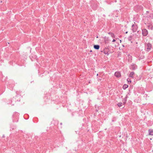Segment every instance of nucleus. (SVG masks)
<instances>
[{
	"label": "nucleus",
	"instance_id": "obj_6",
	"mask_svg": "<svg viewBox=\"0 0 153 153\" xmlns=\"http://www.w3.org/2000/svg\"><path fill=\"white\" fill-rule=\"evenodd\" d=\"M149 135H153V130L152 129H149Z\"/></svg>",
	"mask_w": 153,
	"mask_h": 153
},
{
	"label": "nucleus",
	"instance_id": "obj_2",
	"mask_svg": "<svg viewBox=\"0 0 153 153\" xmlns=\"http://www.w3.org/2000/svg\"><path fill=\"white\" fill-rule=\"evenodd\" d=\"M142 34L144 36H146L148 33L147 30L146 29H144L142 30Z\"/></svg>",
	"mask_w": 153,
	"mask_h": 153
},
{
	"label": "nucleus",
	"instance_id": "obj_16",
	"mask_svg": "<svg viewBox=\"0 0 153 153\" xmlns=\"http://www.w3.org/2000/svg\"><path fill=\"white\" fill-rule=\"evenodd\" d=\"M92 52V51L91 50V51H90V52Z\"/></svg>",
	"mask_w": 153,
	"mask_h": 153
},
{
	"label": "nucleus",
	"instance_id": "obj_1",
	"mask_svg": "<svg viewBox=\"0 0 153 153\" xmlns=\"http://www.w3.org/2000/svg\"><path fill=\"white\" fill-rule=\"evenodd\" d=\"M109 49L108 48H104V53L105 54L107 55V56L108 55L109 53Z\"/></svg>",
	"mask_w": 153,
	"mask_h": 153
},
{
	"label": "nucleus",
	"instance_id": "obj_17",
	"mask_svg": "<svg viewBox=\"0 0 153 153\" xmlns=\"http://www.w3.org/2000/svg\"><path fill=\"white\" fill-rule=\"evenodd\" d=\"M153 29V27H152V28L151 29Z\"/></svg>",
	"mask_w": 153,
	"mask_h": 153
},
{
	"label": "nucleus",
	"instance_id": "obj_12",
	"mask_svg": "<svg viewBox=\"0 0 153 153\" xmlns=\"http://www.w3.org/2000/svg\"><path fill=\"white\" fill-rule=\"evenodd\" d=\"M127 80L128 83H131V81H130V79L129 78H128L127 79Z\"/></svg>",
	"mask_w": 153,
	"mask_h": 153
},
{
	"label": "nucleus",
	"instance_id": "obj_4",
	"mask_svg": "<svg viewBox=\"0 0 153 153\" xmlns=\"http://www.w3.org/2000/svg\"><path fill=\"white\" fill-rule=\"evenodd\" d=\"M147 48H146V51H149L151 49V45L150 44H148L147 45Z\"/></svg>",
	"mask_w": 153,
	"mask_h": 153
},
{
	"label": "nucleus",
	"instance_id": "obj_13",
	"mask_svg": "<svg viewBox=\"0 0 153 153\" xmlns=\"http://www.w3.org/2000/svg\"><path fill=\"white\" fill-rule=\"evenodd\" d=\"M116 41L115 40V39H113V41H112V42H114Z\"/></svg>",
	"mask_w": 153,
	"mask_h": 153
},
{
	"label": "nucleus",
	"instance_id": "obj_5",
	"mask_svg": "<svg viewBox=\"0 0 153 153\" xmlns=\"http://www.w3.org/2000/svg\"><path fill=\"white\" fill-rule=\"evenodd\" d=\"M137 66L134 64H132L130 66L132 70H134L136 69L137 68Z\"/></svg>",
	"mask_w": 153,
	"mask_h": 153
},
{
	"label": "nucleus",
	"instance_id": "obj_14",
	"mask_svg": "<svg viewBox=\"0 0 153 153\" xmlns=\"http://www.w3.org/2000/svg\"><path fill=\"white\" fill-rule=\"evenodd\" d=\"M126 99L124 101V103H126Z\"/></svg>",
	"mask_w": 153,
	"mask_h": 153
},
{
	"label": "nucleus",
	"instance_id": "obj_7",
	"mask_svg": "<svg viewBox=\"0 0 153 153\" xmlns=\"http://www.w3.org/2000/svg\"><path fill=\"white\" fill-rule=\"evenodd\" d=\"M94 47L95 49L97 50L99 49L100 48V46L98 45H94Z\"/></svg>",
	"mask_w": 153,
	"mask_h": 153
},
{
	"label": "nucleus",
	"instance_id": "obj_18",
	"mask_svg": "<svg viewBox=\"0 0 153 153\" xmlns=\"http://www.w3.org/2000/svg\"><path fill=\"white\" fill-rule=\"evenodd\" d=\"M97 76H98V74H97Z\"/></svg>",
	"mask_w": 153,
	"mask_h": 153
},
{
	"label": "nucleus",
	"instance_id": "obj_15",
	"mask_svg": "<svg viewBox=\"0 0 153 153\" xmlns=\"http://www.w3.org/2000/svg\"><path fill=\"white\" fill-rule=\"evenodd\" d=\"M127 32H126V34H127Z\"/></svg>",
	"mask_w": 153,
	"mask_h": 153
},
{
	"label": "nucleus",
	"instance_id": "obj_10",
	"mask_svg": "<svg viewBox=\"0 0 153 153\" xmlns=\"http://www.w3.org/2000/svg\"><path fill=\"white\" fill-rule=\"evenodd\" d=\"M117 105L119 107H121L122 105V103L121 102H119L117 104Z\"/></svg>",
	"mask_w": 153,
	"mask_h": 153
},
{
	"label": "nucleus",
	"instance_id": "obj_3",
	"mask_svg": "<svg viewBox=\"0 0 153 153\" xmlns=\"http://www.w3.org/2000/svg\"><path fill=\"white\" fill-rule=\"evenodd\" d=\"M114 75L116 76L118 78L120 77L121 76L120 73L119 72H116L115 73Z\"/></svg>",
	"mask_w": 153,
	"mask_h": 153
},
{
	"label": "nucleus",
	"instance_id": "obj_9",
	"mask_svg": "<svg viewBox=\"0 0 153 153\" xmlns=\"http://www.w3.org/2000/svg\"><path fill=\"white\" fill-rule=\"evenodd\" d=\"M108 33L112 37V38L115 37V35L113 33Z\"/></svg>",
	"mask_w": 153,
	"mask_h": 153
},
{
	"label": "nucleus",
	"instance_id": "obj_8",
	"mask_svg": "<svg viewBox=\"0 0 153 153\" xmlns=\"http://www.w3.org/2000/svg\"><path fill=\"white\" fill-rule=\"evenodd\" d=\"M134 74V73L133 72H132L130 73L129 74V76L133 78V76Z\"/></svg>",
	"mask_w": 153,
	"mask_h": 153
},
{
	"label": "nucleus",
	"instance_id": "obj_11",
	"mask_svg": "<svg viewBox=\"0 0 153 153\" xmlns=\"http://www.w3.org/2000/svg\"><path fill=\"white\" fill-rule=\"evenodd\" d=\"M128 85H124L123 86V88L124 89H126L128 87Z\"/></svg>",
	"mask_w": 153,
	"mask_h": 153
}]
</instances>
